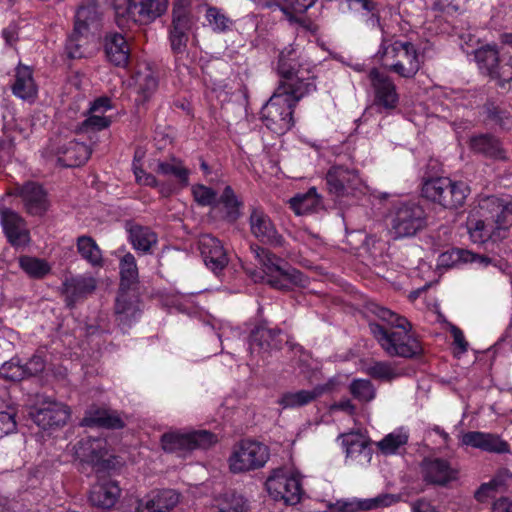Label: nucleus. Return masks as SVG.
<instances>
[{
	"label": "nucleus",
	"mask_w": 512,
	"mask_h": 512,
	"mask_svg": "<svg viewBox=\"0 0 512 512\" xmlns=\"http://www.w3.org/2000/svg\"><path fill=\"white\" fill-rule=\"evenodd\" d=\"M76 457L84 463L90 464L96 473L111 468L112 461L106 458L107 442L103 438L87 436L81 438L74 447Z\"/></svg>",
	"instance_id": "16"
},
{
	"label": "nucleus",
	"mask_w": 512,
	"mask_h": 512,
	"mask_svg": "<svg viewBox=\"0 0 512 512\" xmlns=\"http://www.w3.org/2000/svg\"><path fill=\"white\" fill-rule=\"evenodd\" d=\"M180 500V495L173 489L152 490L137 500L136 512H169Z\"/></svg>",
	"instance_id": "25"
},
{
	"label": "nucleus",
	"mask_w": 512,
	"mask_h": 512,
	"mask_svg": "<svg viewBox=\"0 0 512 512\" xmlns=\"http://www.w3.org/2000/svg\"><path fill=\"white\" fill-rule=\"evenodd\" d=\"M251 234L260 242L273 247H283L285 240L270 216L261 208H252L249 216Z\"/></svg>",
	"instance_id": "21"
},
{
	"label": "nucleus",
	"mask_w": 512,
	"mask_h": 512,
	"mask_svg": "<svg viewBox=\"0 0 512 512\" xmlns=\"http://www.w3.org/2000/svg\"><path fill=\"white\" fill-rule=\"evenodd\" d=\"M451 99L458 106L469 107L476 103V95L470 91H452Z\"/></svg>",
	"instance_id": "62"
},
{
	"label": "nucleus",
	"mask_w": 512,
	"mask_h": 512,
	"mask_svg": "<svg viewBox=\"0 0 512 512\" xmlns=\"http://www.w3.org/2000/svg\"><path fill=\"white\" fill-rule=\"evenodd\" d=\"M77 252L94 268H101L104 265L102 251L96 241L90 236L82 235L76 240Z\"/></svg>",
	"instance_id": "42"
},
{
	"label": "nucleus",
	"mask_w": 512,
	"mask_h": 512,
	"mask_svg": "<svg viewBox=\"0 0 512 512\" xmlns=\"http://www.w3.org/2000/svg\"><path fill=\"white\" fill-rule=\"evenodd\" d=\"M2 37L7 46H14L19 39L18 27L15 24H10L2 30Z\"/></svg>",
	"instance_id": "64"
},
{
	"label": "nucleus",
	"mask_w": 512,
	"mask_h": 512,
	"mask_svg": "<svg viewBox=\"0 0 512 512\" xmlns=\"http://www.w3.org/2000/svg\"><path fill=\"white\" fill-rule=\"evenodd\" d=\"M250 249L262 267L263 279L271 287L278 290H289L292 285H304L303 273L291 267L270 250L259 245H252Z\"/></svg>",
	"instance_id": "7"
},
{
	"label": "nucleus",
	"mask_w": 512,
	"mask_h": 512,
	"mask_svg": "<svg viewBox=\"0 0 512 512\" xmlns=\"http://www.w3.org/2000/svg\"><path fill=\"white\" fill-rule=\"evenodd\" d=\"M17 408L0 402V439L17 431Z\"/></svg>",
	"instance_id": "50"
},
{
	"label": "nucleus",
	"mask_w": 512,
	"mask_h": 512,
	"mask_svg": "<svg viewBox=\"0 0 512 512\" xmlns=\"http://www.w3.org/2000/svg\"><path fill=\"white\" fill-rule=\"evenodd\" d=\"M155 171L163 176L175 177L183 186H187L189 183L190 172L177 158H172L170 161H159Z\"/></svg>",
	"instance_id": "45"
},
{
	"label": "nucleus",
	"mask_w": 512,
	"mask_h": 512,
	"mask_svg": "<svg viewBox=\"0 0 512 512\" xmlns=\"http://www.w3.org/2000/svg\"><path fill=\"white\" fill-rule=\"evenodd\" d=\"M470 149L484 157L504 160L506 158L505 151L500 141L490 134H480L470 138Z\"/></svg>",
	"instance_id": "38"
},
{
	"label": "nucleus",
	"mask_w": 512,
	"mask_h": 512,
	"mask_svg": "<svg viewBox=\"0 0 512 512\" xmlns=\"http://www.w3.org/2000/svg\"><path fill=\"white\" fill-rule=\"evenodd\" d=\"M19 266L29 277L36 279L45 277L51 271L46 260L28 255L19 258Z\"/></svg>",
	"instance_id": "48"
},
{
	"label": "nucleus",
	"mask_w": 512,
	"mask_h": 512,
	"mask_svg": "<svg viewBox=\"0 0 512 512\" xmlns=\"http://www.w3.org/2000/svg\"><path fill=\"white\" fill-rule=\"evenodd\" d=\"M408 439V430L404 427H400L386 435L378 442L377 446L383 454L392 455L395 454L400 447L406 445Z\"/></svg>",
	"instance_id": "46"
},
{
	"label": "nucleus",
	"mask_w": 512,
	"mask_h": 512,
	"mask_svg": "<svg viewBox=\"0 0 512 512\" xmlns=\"http://www.w3.org/2000/svg\"><path fill=\"white\" fill-rule=\"evenodd\" d=\"M218 512H248L247 501L241 495L227 494Z\"/></svg>",
	"instance_id": "59"
},
{
	"label": "nucleus",
	"mask_w": 512,
	"mask_h": 512,
	"mask_svg": "<svg viewBox=\"0 0 512 512\" xmlns=\"http://www.w3.org/2000/svg\"><path fill=\"white\" fill-rule=\"evenodd\" d=\"M282 1L285 3V5L287 7L281 8V10L285 13V15L287 16V19L291 23H302V21H301V19H299L298 17H296L292 13H290L287 10V8H290L298 13H304L309 8H311L316 2V0H282Z\"/></svg>",
	"instance_id": "57"
},
{
	"label": "nucleus",
	"mask_w": 512,
	"mask_h": 512,
	"mask_svg": "<svg viewBox=\"0 0 512 512\" xmlns=\"http://www.w3.org/2000/svg\"><path fill=\"white\" fill-rule=\"evenodd\" d=\"M14 194L21 199L25 212L31 216H44L51 206L47 191L34 181H28L15 188Z\"/></svg>",
	"instance_id": "17"
},
{
	"label": "nucleus",
	"mask_w": 512,
	"mask_h": 512,
	"mask_svg": "<svg viewBox=\"0 0 512 512\" xmlns=\"http://www.w3.org/2000/svg\"><path fill=\"white\" fill-rule=\"evenodd\" d=\"M102 14L95 0H84L74 16L75 35H89L101 26Z\"/></svg>",
	"instance_id": "27"
},
{
	"label": "nucleus",
	"mask_w": 512,
	"mask_h": 512,
	"mask_svg": "<svg viewBox=\"0 0 512 512\" xmlns=\"http://www.w3.org/2000/svg\"><path fill=\"white\" fill-rule=\"evenodd\" d=\"M96 285V279L92 276L77 275L66 279L63 283V293L67 305L72 307L77 301L91 294Z\"/></svg>",
	"instance_id": "33"
},
{
	"label": "nucleus",
	"mask_w": 512,
	"mask_h": 512,
	"mask_svg": "<svg viewBox=\"0 0 512 512\" xmlns=\"http://www.w3.org/2000/svg\"><path fill=\"white\" fill-rule=\"evenodd\" d=\"M475 60L481 71L499 79L502 82L501 85L512 81V56H509L507 61L499 66V51L495 46L487 45L476 50Z\"/></svg>",
	"instance_id": "20"
},
{
	"label": "nucleus",
	"mask_w": 512,
	"mask_h": 512,
	"mask_svg": "<svg viewBox=\"0 0 512 512\" xmlns=\"http://www.w3.org/2000/svg\"><path fill=\"white\" fill-rule=\"evenodd\" d=\"M217 442V436L207 430H172L161 436L164 451L185 455L196 449H207Z\"/></svg>",
	"instance_id": "13"
},
{
	"label": "nucleus",
	"mask_w": 512,
	"mask_h": 512,
	"mask_svg": "<svg viewBox=\"0 0 512 512\" xmlns=\"http://www.w3.org/2000/svg\"><path fill=\"white\" fill-rule=\"evenodd\" d=\"M13 94L26 101H34L37 96V86L30 67L19 65L16 68L15 81L12 85Z\"/></svg>",
	"instance_id": "37"
},
{
	"label": "nucleus",
	"mask_w": 512,
	"mask_h": 512,
	"mask_svg": "<svg viewBox=\"0 0 512 512\" xmlns=\"http://www.w3.org/2000/svg\"><path fill=\"white\" fill-rule=\"evenodd\" d=\"M477 214L480 219L470 222V239L477 244L488 240L498 241L506 237L512 226V202L495 195L480 197Z\"/></svg>",
	"instance_id": "3"
},
{
	"label": "nucleus",
	"mask_w": 512,
	"mask_h": 512,
	"mask_svg": "<svg viewBox=\"0 0 512 512\" xmlns=\"http://www.w3.org/2000/svg\"><path fill=\"white\" fill-rule=\"evenodd\" d=\"M132 85L138 94V102L144 103L151 98L158 87V80L153 71L144 67L142 70L136 71L132 76Z\"/></svg>",
	"instance_id": "39"
},
{
	"label": "nucleus",
	"mask_w": 512,
	"mask_h": 512,
	"mask_svg": "<svg viewBox=\"0 0 512 512\" xmlns=\"http://www.w3.org/2000/svg\"><path fill=\"white\" fill-rule=\"evenodd\" d=\"M270 457L269 448L258 441L242 440L233 447L228 464L232 473L254 471L265 466Z\"/></svg>",
	"instance_id": "11"
},
{
	"label": "nucleus",
	"mask_w": 512,
	"mask_h": 512,
	"mask_svg": "<svg viewBox=\"0 0 512 512\" xmlns=\"http://www.w3.org/2000/svg\"><path fill=\"white\" fill-rule=\"evenodd\" d=\"M128 239L133 248L142 253H149L151 248L157 244L158 238L149 227L138 224H130L127 227Z\"/></svg>",
	"instance_id": "40"
},
{
	"label": "nucleus",
	"mask_w": 512,
	"mask_h": 512,
	"mask_svg": "<svg viewBox=\"0 0 512 512\" xmlns=\"http://www.w3.org/2000/svg\"><path fill=\"white\" fill-rule=\"evenodd\" d=\"M51 153L63 167H77L84 164L90 157V148L75 139H59L50 146Z\"/></svg>",
	"instance_id": "18"
},
{
	"label": "nucleus",
	"mask_w": 512,
	"mask_h": 512,
	"mask_svg": "<svg viewBox=\"0 0 512 512\" xmlns=\"http://www.w3.org/2000/svg\"><path fill=\"white\" fill-rule=\"evenodd\" d=\"M169 0H113L115 21L120 28L130 23L148 24L166 13Z\"/></svg>",
	"instance_id": "8"
},
{
	"label": "nucleus",
	"mask_w": 512,
	"mask_h": 512,
	"mask_svg": "<svg viewBox=\"0 0 512 512\" xmlns=\"http://www.w3.org/2000/svg\"><path fill=\"white\" fill-rule=\"evenodd\" d=\"M341 439L347 458L360 464L370 462L372 451L367 438L363 434L347 433L341 435Z\"/></svg>",
	"instance_id": "34"
},
{
	"label": "nucleus",
	"mask_w": 512,
	"mask_h": 512,
	"mask_svg": "<svg viewBox=\"0 0 512 512\" xmlns=\"http://www.w3.org/2000/svg\"><path fill=\"white\" fill-rule=\"evenodd\" d=\"M281 334V329L270 328L267 322L259 323L249 336L248 344L251 353L279 349L282 345Z\"/></svg>",
	"instance_id": "29"
},
{
	"label": "nucleus",
	"mask_w": 512,
	"mask_h": 512,
	"mask_svg": "<svg viewBox=\"0 0 512 512\" xmlns=\"http://www.w3.org/2000/svg\"><path fill=\"white\" fill-rule=\"evenodd\" d=\"M120 494L121 489L116 481L98 476V482L90 490L89 502L95 507L110 509L116 504Z\"/></svg>",
	"instance_id": "30"
},
{
	"label": "nucleus",
	"mask_w": 512,
	"mask_h": 512,
	"mask_svg": "<svg viewBox=\"0 0 512 512\" xmlns=\"http://www.w3.org/2000/svg\"><path fill=\"white\" fill-rule=\"evenodd\" d=\"M82 426L121 429L125 422L118 412L92 406L81 420Z\"/></svg>",
	"instance_id": "32"
},
{
	"label": "nucleus",
	"mask_w": 512,
	"mask_h": 512,
	"mask_svg": "<svg viewBox=\"0 0 512 512\" xmlns=\"http://www.w3.org/2000/svg\"><path fill=\"white\" fill-rule=\"evenodd\" d=\"M512 479V474L507 469H501L497 474L487 483H483L475 493V498L484 502L487 498L491 497L494 492L502 491L508 481Z\"/></svg>",
	"instance_id": "44"
},
{
	"label": "nucleus",
	"mask_w": 512,
	"mask_h": 512,
	"mask_svg": "<svg viewBox=\"0 0 512 512\" xmlns=\"http://www.w3.org/2000/svg\"><path fill=\"white\" fill-rule=\"evenodd\" d=\"M426 224L422 206L414 202L402 203L390 215L389 231L394 239H402L416 235Z\"/></svg>",
	"instance_id": "12"
},
{
	"label": "nucleus",
	"mask_w": 512,
	"mask_h": 512,
	"mask_svg": "<svg viewBox=\"0 0 512 512\" xmlns=\"http://www.w3.org/2000/svg\"><path fill=\"white\" fill-rule=\"evenodd\" d=\"M192 195L200 206H214L217 203L216 191L202 184H196L192 187Z\"/></svg>",
	"instance_id": "56"
},
{
	"label": "nucleus",
	"mask_w": 512,
	"mask_h": 512,
	"mask_svg": "<svg viewBox=\"0 0 512 512\" xmlns=\"http://www.w3.org/2000/svg\"><path fill=\"white\" fill-rule=\"evenodd\" d=\"M120 269V288L119 289H137L138 285V267L133 254L126 253L119 261Z\"/></svg>",
	"instance_id": "43"
},
{
	"label": "nucleus",
	"mask_w": 512,
	"mask_h": 512,
	"mask_svg": "<svg viewBox=\"0 0 512 512\" xmlns=\"http://www.w3.org/2000/svg\"><path fill=\"white\" fill-rule=\"evenodd\" d=\"M329 193L336 198L349 195L361 186V179L355 169L343 165H333L326 173Z\"/></svg>",
	"instance_id": "19"
},
{
	"label": "nucleus",
	"mask_w": 512,
	"mask_h": 512,
	"mask_svg": "<svg viewBox=\"0 0 512 512\" xmlns=\"http://www.w3.org/2000/svg\"><path fill=\"white\" fill-rule=\"evenodd\" d=\"M351 8L361 10L366 13V25L370 28L380 26V17L378 15L377 5L371 0H347Z\"/></svg>",
	"instance_id": "52"
},
{
	"label": "nucleus",
	"mask_w": 512,
	"mask_h": 512,
	"mask_svg": "<svg viewBox=\"0 0 512 512\" xmlns=\"http://www.w3.org/2000/svg\"><path fill=\"white\" fill-rule=\"evenodd\" d=\"M366 373L374 379L391 381L398 378L401 373L389 362L378 361L366 368Z\"/></svg>",
	"instance_id": "51"
},
{
	"label": "nucleus",
	"mask_w": 512,
	"mask_h": 512,
	"mask_svg": "<svg viewBox=\"0 0 512 512\" xmlns=\"http://www.w3.org/2000/svg\"><path fill=\"white\" fill-rule=\"evenodd\" d=\"M219 203L224 209V218L229 222H235L241 216L243 203L238 199L231 186H226L219 198Z\"/></svg>",
	"instance_id": "47"
},
{
	"label": "nucleus",
	"mask_w": 512,
	"mask_h": 512,
	"mask_svg": "<svg viewBox=\"0 0 512 512\" xmlns=\"http://www.w3.org/2000/svg\"><path fill=\"white\" fill-rule=\"evenodd\" d=\"M205 9L204 26L214 33L228 32L233 26V20L220 8L201 2L193 6V0H173L171 23L168 27V41L172 53L176 57H183L187 53L189 35L198 29V13Z\"/></svg>",
	"instance_id": "1"
},
{
	"label": "nucleus",
	"mask_w": 512,
	"mask_h": 512,
	"mask_svg": "<svg viewBox=\"0 0 512 512\" xmlns=\"http://www.w3.org/2000/svg\"><path fill=\"white\" fill-rule=\"evenodd\" d=\"M452 259V264L455 265L458 262L462 263H478L479 265L487 266L490 263L488 258L474 254L464 249H454L449 254H443L441 256L442 263H445L446 258Z\"/></svg>",
	"instance_id": "53"
},
{
	"label": "nucleus",
	"mask_w": 512,
	"mask_h": 512,
	"mask_svg": "<svg viewBox=\"0 0 512 512\" xmlns=\"http://www.w3.org/2000/svg\"><path fill=\"white\" fill-rule=\"evenodd\" d=\"M349 392L361 403H369L376 397V388L368 379H353L349 385Z\"/></svg>",
	"instance_id": "49"
},
{
	"label": "nucleus",
	"mask_w": 512,
	"mask_h": 512,
	"mask_svg": "<svg viewBox=\"0 0 512 512\" xmlns=\"http://www.w3.org/2000/svg\"><path fill=\"white\" fill-rule=\"evenodd\" d=\"M376 316L390 325V328L376 323L370 324V330L380 346L389 356L411 358L422 352L418 339L410 332V323L385 307H377Z\"/></svg>",
	"instance_id": "2"
},
{
	"label": "nucleus",
	"mask_w": 512,
	"mask_h": 512,
	"mask_svg": "<svg viewBox=\"0 0 512 512\" xmlns=\"http://www.w3.org/2000/svg\"><path fill=\"white\" fill-rule=\"evenodd\" d=\"M376 56L387 71L406 79L414 78L421 67L420 55L413 43L394 40L384 34Z\"/></svg>",
	"instance_id": "4"
},
{
	"label": "nucleus",
	"mask_w": 512,
	"mask_h": 512,
	"mask_svg": "<svg viewBox=\"0 0 512 512\" xmlns=\"http://www.w3.org/2000/svg\"><path fill=\"white\" fill-rule=\"evenodd\" d=\"M398 501V497L393 494H380L374 498L368 499H347L337 500L335 507L340 512H356L372 510L379 507H388Z\"/></svg>",
	"instance_id": "31"
},
{
	"label": "nucleus",
	"mask_w": 512,
	"mask_h": 512,
	"mask_svg": "<svg viewBox=\"0 0 512 512\" xmlns=\"http://www.w3.org/2000/svg\"><path fill=\"white\" fill-rule=\"evenodd\" d=\"M331 390L330 384L317 385L311 390H299L295 392H287L282 395L279 404L284 409H294L305 406L321 395Z\"/></svg>",
	"instance_id": "36"
},
{
	"label": "nucleus",
	"mask_w": 512,
	"mask_h": 512,
	"mask_svg": "<svg viewBox=\"0 0 512 512\" xmlns=\"http://www.w3.org/2000/svg\"><path fill=\"white\" fill-rule=\"evenodd\" d=\"M470 193L469 186L449 177H432L422 183L421 194L427 200L445 209H457L464 205Z\"/></svg>",
	"instance_id": "9"
},
{
	"label": "nucleus",
	"mask_w": 512,
	"mask_h": 512,
	"mask_svg": "<svg viewBox=\"0 0 512 512\" xmlns=\"http://www.w3.org/2000/svg\"><path fill=\"white\" fill-rule=\"evenodd\" d=\"M89 35H75V30L67 39L66 51L70 58H80L83 56L82 47L86 43V39Z\"/></svg>",
	"instance_id": "60"
},
{
	"label": "nucleus",
	"mask_w": 512,
	"mask_h": 512,
	"mask_svg": "<svg viewBox=\"0 0 512 512\" xmlns=\"http://www.w3.org/2000/svg\"><path fill=\"white\" fill-rule=\"evenodd\" d=\"M277 73L280 81L277 87H284L288 91L302 92L310 95L316 91L315 77L304 68L300 55L293 45L284 47L278 57Z\"/></svg>",
	"instance_id": "6"
},
{
	"label": "nucleus",
	"mask_w": 512,
	"mask_h": 512,
	"mask_svg": "<svg viewBox=\"0 0 512 512\" xmlns=\"http://www.w3.org/2000/svg\"><path fill=\"white\" fill-rule=\"evenodd\" d=\"M113 108L111 99L109 97L103 96L95 99L89 108V112L92 114H98L101 116H105L104 114Z\"/></svg>",
	"instance_id": "63"
},
{
	"label": "nucleus",
	"mask_w": 512,
	"mask_h": 512,
	"mask_svg": "<svg viewBox=\"0 0 512 512\" xmlns=\"http://www.w3.org/2000/svg\"><path fill=\"white\" fill-rule=\"evenodd\" d=\"M132 170L135 176L136 183L142 186H148V187H159L158 180L156 177L151 174L144 171L140 164V159H138V154H135L133 163H132Z\"/></svg>",
	"instance_id": "58"
},
{
	"label": "nucleus",
	"mask_w": 512,
	"mask_h": 512,
	"mask_svg": "<svg viewBox=\"0 0 512 512\" xmlns=\"http://www.w3.org/2000/svg\"><path fill=\"white\" fill-rule=\"evenodd\" d=\"M371 93L373 95V106L380 112H391L398 107L400 95L393 79L378 68L373 67L368 71Z\"/></svg>",
	"instance_id": "14"
},
{
	"label": "nucleus",
	"mask_w": 512,
	"mask_h": 512,
	"mask_svg": "<svg viewBox=\"0 0 512 512\" xmlns=\"http://www.w3.org/2000/svg\"><path fill=\"white\" fill-rule=\"evenodd\" d=\"M111 125L109 117L92 114L88 111L87 118L80 124V132H96L108 128Z\"/></svg>",
	"instance_id": "55"
},
{
	"label": "nucleus",
	"mask_w": 512,
	"mask_h": 512,
	"mask_svg": "<svg viewBox=\"0 0 512 512\" xmlns=\"http://www.w3.org/2000/svg\"><path fill=\"white\" fill-rule=\"evenodd\" d=\"M289 203L291 209L297 215L316 212L322 206L321 197L315 187H311L305 193L295 195L290 199Z\"/></svg>",
	"instance_id": "41"
},
{
	"label": "nucleus",
	"mask_w": 512,
	"mask_h": 512,
	"mask_svg": "<svg viewBox=\"0 0 512 512\" xmlns=\"http://www.w3.org/2000/svg\"><path fill=\"white\" fill-rule=\"evenodd\" d=\"M70 414L66 404L45 395H37V402L29 412L33 422L44 430L66 424Z\"/></svg>",
	"instance_id": "15"
},
{
	"label": "nucleus",
	"mask_w": 512,
	"mask_h": 512,
	"mask_svg": "<svg viewBox=\"0 0 512 512\" xmlns=\"http://www.w3.org/2000/svg\"><path fill=\"white\" fill-rule=\"evenodd\" d=\"M306 94L296 91L285 90L284 87H277L262 107L261 120L272 132L282 135L288 132L295 124L293 113L298 102L306 97Z\"/></svg>",
	"instance_id": "5"
},
{
	"label": "nucleus",
	"mask_w": 512,
	"mask_h": 512,
	"mask_svg": "<svg viewBox=\"0 0 512 512\" xmlns=\"http://www.w3.org/2000/svg\"><path fill=\"white\" fill-rule=\"evenodd\" d=\"M199 250L206 267L215 275H219L228 265L226 250L219 239L205 234L199 239Z\"/></svg>",
	"instance_id": "24"
},
{
	"label": "nucleus",
	"mask_w": 512,
	"mask_h": 512,
	"mask_svg": "<svg viewBox=\"0 0 512 512\" xmlns=\"http://www.w3.org/2000/svg\"><path fill=\"white\" fill-rule=\"evenodd\" d=\"M0 224L13 247H25L30 242V231L25 219L16 211L0 207Z\"/></svg>",
	"instance_id": "23"
},
{
	"label": "nucleus",
	"mask_w": 512,
	"mask_h": 512,
	"mask_svg": "<svg viewBox=\"0 0 512 512\" xmlns=\"http://www.w3.org/2000/svg\"><path fill=\"white\" fill-rule=\"evenodd\" d=\"M25 378L38 375L45 369V360L40 355H33L25 364H22Z\"/></svg>",
	"instance_id": "61"
},
{
	"label": "nucleus",
	"mask_w": 512,
	"mask_h": 512,
	"mask_svg": "<svg viewBox=\"0 0 512 512\" xmlns=\"http://www.w3.org/2000/svg\"><path fill=\"white\" fill-rule=\"evenodd\" d=\"M0 378L9 381H20L25 378V372L18 358H12L0 367Z\"/></svg>",
	"instance_id": "54"
},
{
	"label": "nucleus",
	"mask_w": 512,
	"mask_h": 512,
	"mask_svg": "<svg viewBox=\"0 0 512 512\" xmlns=\"http://www.w3.org/2000/svg\"><path fill=\"white\" fill-rule=\"evenodd\" d=\"M461 444L477 448L485 452L506 454L510 453L509 444L500 436L481 431H469L461 436Z\"/></svg>",
	"instance_id": "28"
},
{
	"label": "nucleus",
	"mask_w": 512,
	"mask_h": 512,
	"mask_svg": "<svg viewBox=\"0 0 512 512\" xmlns=\"http://www.w3.org/2000/svg\"><path fill=\"white\" fill-rule=\"evenodd\" d=\"M107 59L115 66L125 67L130 57V47L125 37L117 32L108 33L104 39Z\"/></svg>",
	"instance_id": "35"
},
{
	"label": "nucleus",
	"mask_w": 512,
	"mask_h": 512,
	"mask_svg": "<svg viewBox=\"0 0 512 512\" xmlns=\"http://www.w3.org/2000/svg\"><path fill=\"white\" fill-rule=\"evenodd\" d=\"M137 289H119L115 302V314L119 325L130 327L141 313Z\"/></svg>",
	"instance_id": "26"
},
{
	"label": "nucleus",
	"mask_w": 512,
	"mask_h": 512,
	"mask_svg": "<svg viewBox=\"0 0 512 512\" xmlns=\"http://www.w3.org/2000/svg\"><path fill=\"white\" fill-rule=\"evenodd\" d=\"M420 474L428 485L445 486L457 479L458 471L446 459L425 457L420 463Z\"/></svg>",
	"instance_id": "22"
},
{
	"label": "nucleus",
	"mask_w": 512,
	"mask_h": 512,
	"mask_svg": "<svg viewBox=\"0 0 512 512\" xmlns=\"http://www.w3.org/2000/svg\"><path fill=\"white\" fill-rule=\"evenodd\" d=\"M302 477L296 470L279 468L272 471L266 480V489L275 501L296 505L303 495Z\"/></svg>",
	"instance_id": "10"
}]
</instances>
